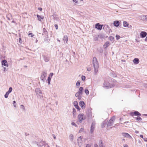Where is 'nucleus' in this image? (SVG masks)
Listing matches in <instances>:
<instances>
[{"label": "nucleus", "instance_id": "nucleus-1", "mask_svg": "<svg viewBox=\"0 0 147 147\" xmlns=\"http://www.w3.org/2000/svg\"><path fill=\"white\" fill-rule=\"evenodd\" d=\"M92 63L94 69V74L96 75L98 72L99 67V64L96 57H94L93 58Z\"/></svg>", "mask_w": 147, "mask_h": 147}, {"label": "nucleus", "instance_id": "nucleus-2", "mask_svg": "<svg viewBox=\"0 0 147 147\" xmlns=\"http://www.w3.org/2000/svg\"><path fill=\"white\" fill-rule=\"evenodd\" d=\"M35 92L38 98L42 99L43 98V95L41 91L39 88H36L35 90Z\"/></svg>", "mask_w": 147, "mask_h": 147}, {"label": "nucleus", "instance_id": "nucleus-3", "mask_svg": "<svg viewBox=\"0 0 147 147\" xmlns=\"http://www.w3.org/2000/svg\"><path fill=\"white\" fill-rule=\"evenodd\" d=\"M47 75V74L46 71H44L42 73L40 79L43 82H45L46 80Z\"/></svg>", "mask_w": 147, "mask_h": 147}, {"label": "nucleus", "instance_id": "nucleus-4", "mask_svg": "<svg viewBox=\"0 0 147 147\" xmlns=\"http://www.w3.org/2000/svg\"><path fill=\"white\" fill-rule=\"evenodd\" d=\"M115 119V116H113L109 120L107 124V127H109L112 125L114 123Z\"/></svg>", "mask_w": 147, "mask_h": 147}, {"label": "nucleus", "instance_id": "nucleus-5", "mask_svg": "<svg viewBox=\"0 0 147 147\" xmlns=\"http://www.w3.org/2000/svg\"><path fill=\"white\" fill-rule=\"evenodd\" d=\"M85 119L84 115L83 114H80L78 116V119L80 123Z\"/></svg>", "mask_w": 147, "mask_h": 147}, {"label": "nucleus", "instance_id": "nucleus-6", "mask_svg": "<svg viewBox=\"0 0 147 147\" xmlns=\"http://www.w3.org/2000/svg\"><path fill=\"white\" fill-rule=\"evenodd\" d=\"M82 136H80L78 138L77 140L78 145L79 147H81L82 145Z\"/></svg>", "mask_w": 147, "mask_h": 147}, {"label": "nucleus", "instance_id": "nucleus-7", "mask_svg": "<svg viewBox=\"0 0 147 147\" xmlns=\"http://www.w3.org/2000/svg\"><path fill=\"white\" fill-rule=\"evenodd\" d=\"M104 87L108 89L112 87V85L108 82H105L103 84Z\"/></svg>", "mask_w": 147, "mask_h": 147}, {"label": "nucleus", "instance_id": "nucleus-8", "mask_svg": "<svg viewBox=\"0 0 147 147\" xmlns=\"http://www.w3.org/2000/svg\"><path fill=\"white\" fill-rule=\"evenodd\" d=\"M103 25H101L99 23H97L95 24V28L99 30H101L102 29Z\"/></svg>", "mask_w": 147, "mask_h": 147}, {"label": "nucleus", "instance_id": "nucleus-9", "mask_svg": "<svg viewBox=\"0 0 147 147\" xmlns=\"http://www.w3.org/2000/svg\"><path fill=\"white\" fill-rule=\"evenodd\" d=\"M130 115L132 116L134 115L138 116H140L141 115V114L138 111H135L134 112L131 113Z\"/></svg>", "mask_w": 147, "mask_h": 147}, {"label": "nucleus", "instance_id": "nucleus-10", "mask_svg": "<svg viewBox=\"0 0 147 147\" xmlns=\"http://www.w3.org/2000/svg\"><path fill=\"white\" fill-rule=\"evenodd\" d=\"M95 123L94 122H93L92 124L91 128H90V133L92 134L93 133V131L95 129Z\"/></svg>", "mask_w": 147, "mask_h": 147}, {"label": "nucleus", "instance_id": "nucleus-11", "mask_svg": "<svg viewBox=\"0 0 147 147\" xmlns=\"http://www.w3.org/2000/svg\"><path fill=\"white\" fill-rule=\"evenodd\" d=\"M140 35L141 38H144L147 35V33L145 31H142L140 33Z\"/></svg>", "mask_w": 147, "mask_h": 147}, {"label": "nucleus", "instance_id": "nucleus-12", "mask_svg": "<svg viewBox=\"0 0 147 147\" xmlns=\"http://www.w3.org/2000/svg\"><path fill=\"white\" fill-rule=\"evenodd\" d=\"M42 56L43 59L45 62H47L49 61L50 59V58L48 55H43Z\"/></svg>", "mask_w": 147, "mask_h": 147}, {"label": "nucleus", "instance_id": "nucleus-13", "mask_svg": "<svg viewBox=\"0 0 147 147\" xmlns=\"http://www.w3.org/2000/svg\"><path fill=\"white\" fill-rule=\"evenodd\" d=\"M85 104L83 101H81L79 102V105L82 109H84L85 108Z\"/></svg>", "mask_w": 147, "mask_h": 147}, {"label": "nucleus", "instance_id": "nucleus-14", "mask_svg": "<svg viewBox=\"0 0 147 147\" xmlns=\"http://www.w3.org/2000/svg\"><path fill=\"white\" fill-rule=\"evenodd\" d=\"M122 135L125 137H127L129 139H131L132 137L128 134L126 133H123L122 134Z\"/></svg>", "mask_w": 147, "mask_h": 147}, {"label": "nucleus", "instance_id": "nucleus-15", "mask_svg": "<svg viewBox=\"0 0 147 147\" xmlns=\"http://www.w3.org/2000/svg\"><path fill=\"white\" fill-rule=\"evenodd\" d=\"M1 64L2 65L8 67V64L7 61L5 60H3L2 61Z\"/></svg>", "mask_w": 147, "mask_h": 147}, {"label": "nucleus", "instance_id": "nucleus-16", "mask_svg": "<svg viewBox=\"0 0 147 147\" xmlns=\"http://www.w3.org/2000/svg\"><path fill=\"white\" fill-rule=\"evenodd\" d=\"M120 24V22L119 21L115 20L114 22L113 25L117 27L119 26Z\"/></svg>", "mask_w": 147, "mask_h": 147}, {"label": "nucleus", "instance_id": "nucleus-17", "mask_svg": "<svg viewBox=\"0 0 147 147\" xmlns=\"http://www.w3.org/2000/svg\"><path fill=\"white\" fill-rule=\"evenodd\" d=\"M42 35L44 36L45 37L47 36H48L47 31L45 28H44L43 29Z\"/></svg>", "mask_w": 147, "mask_h": 147}, {"label": "nucleus", "instance_id": "nucleus-18", "mask_svg": "<svg viewBox=\"0 0 147 147\" xmlns=\"http://www.w3.org/2000/svg\"><path fill=\"white\" fill-rule=\"evenodd\" d=\"M101 35H95L94 36V41H96L98 40V37L101 38Z\"/></svg>", "mask_w": 147, "mask_h": 147}, {"label": "nucleus", "instance_id": "nucleus-19", "mask_svg": "<svg viewBox=\"0 0 147 147\" xmlns=\"http://www.w3.org/2000/svg\"><path fill=\"white\" fill-rule=\"evenodd\" d=\"M104 30H105V29H106L105 30L107 32H110L109 31L110 30H111L109 29V27L108 25H105L104 26Z\"/></svg>", "mask_w": 147, "mask_h": 147}, {"label": "nucleus", "instance_id": "nucleus-20", "mask_svg": "<svg viewBox=\"0 0 147 147\" xmlns=\"http://www.w3.org/2000/svg\"><path fill=\"white\" fill-rule=\"evenodd\" d=\"M68 40V38L66 35H65L63 37V40L64 41V43H66Z\"/></svg>", "mask_w": 147, "mask_h": 147}, {"label": "nucleus", "instance_id": "nucleus-21", "mask_svg": "<svg viewBox=\"0 0 147 147\" xmlns=\"http://www.w3.org/2000/svg\"><path fill=\"white\" fill-rule=\"evenodd\" d=\"M83 88L82 87H81L79 88V89L78 92L80 94L82 95L83 94Z\"/></svg>", "mask_w": 147, "mask_h": 147}, {"label": "nucleus", "instance_id": "nucleus-22", "mask_svg": "<svg viewBox=\"0 0 147 147\" xmlns=\"http://www.w3.org/2000/svg\"><path fill=\"white\" fill-rule=\"evenodd\" d=\"M139 60L137 58H135L133 60V62L134 63L137 64L139 63Z\"/></svg>", "mask_w": 147, "mask_h": 147}, {"label": "nucleus", "instance_id": "nucleus-23", "mask_svg": "<svg viewBox=\"0 0 147 147\" xmlns=\"http://www.w3.org/2000/svg\"><path fill=\"white\" fill-rule=\"evenodd\" d=\"M129 24L126 21L123 22V26L124 27H128Z\"/></svg>", "mask_w": 147, "mask_h": 147}, {"label": "nucleus", "instance_id": "nucleus-24", "mask_svg": "<svg viewBox=\"0 0 147 147\" xmlns=\"http://www.w3.org/2000/svg\"><path fill=\"white\" fill-rule=\"evenodd\" d=\"M69 138L71 142H72L74 139V136L73 134H71L69 136Z\"/></svg>", "mask_w": 147, "mask_h": 147}, {"label": "nucleus", "instance_id": "nucleus-25", "mask_svg": "<svg viewBox=\"0 0 147 147\" xmlns=\"http://www.w3.org/2000/svg\"><path fill=\"white\" fill-rule=\"evenodd\" d=\"M76 111L75 109L74 108L73 109V115L74 117H75L76 116Z\"/></svg>", "mask_w": 147, "mask_h": 147}, {"label": "nucleus", "instance_id": "nucleus-26", "mask_svg": "<svg viewBox=\"0 0 147 147\" xmlns=\"http://www.w3.org/2000/svg\"><path fill=\"white\" fill-rule=\"evenodd\" d=\"M99 146L100 147H104L102 144V142L101 140L99 141Z\"/></svg>", "mask_w": 147, "mask_h": 147}, {"label": "nucleus", "instance_id": "nucleus-27", "mask_svg": "<svg viewBox=\"0 0 147 147\" xmlns=\"http://www.w3.org/2000/svg\"><path fill=\"white\" fill-rule=\"evenodd\" d=\"M37 17L38 18V20L39 21H41V19H42L43 18L42 17L40 16L37 15Z\"/></svg>", "mask_w": 147, "mask_h": 147}, {"label": "nucleus", "instance_id": "nucleus-28", "mask_svg": "<svg viewBox=\"0 0 147 147\" xmlns=\"http://www.w3.org/2000/svg\"><path fill=\"white\" fill-rule=\"evenodd\" d=\"M51 77H48V79H47V81H48V84L49 85L50 84V82L51 80Z\"/></svg>", "mask_w": 147, "mask_h": 147}, {"label": "nucleus", "instance_id": "nucleus-29", "mask_svg": "<svg viewBox=\"0 0 147 147\" xmlns=\"http://www.w3.org/2000/svg\"><path fill=\"white\" fill-rule=\"evenodd\" d=\"M141 18L143 20H145L147 21V15L143 16Z\"/></svg>", "mask_w": 147, "mask_h": 147}, {"label": "nucleus", "instance_id": "nucleus-30", "mask_svg": "<svg viewBox=\"0 0 147 147\" xmlns=\"http://www.w3.org/2000/svg\"><path fill=\"white\" fill-rule=\"evenodd\" d=\"M84 92L87 95L88 94H89V91L86 88L85 89Z\"/></svg>", "mask_w": 147, "mask_h": 147}, {"label": "nucleus", "instance_id": "nucleus-31", "mask_svg": "<svg viewBox=\"0 0 147 147\" xmlns=\"http://www.w3.org/2000/svg\"><path fill=\"white\" fill-rule=\"evenodd\" d=\"M81 79L83 81H84L86 79V77L84 76H82L81 77Z\"/></svg>", "mask_w": 147, "mask_h": 147}, {"label": "nucleus", "instance_id": "nucleus-32", "mask_svg": "<svg viewBox=\"0 0 147 147\" xmlns=\"http://www.w3.org/2000/svg\"><path fill=\"white\" fill-rule=\"evenodd\" d=\"M80 85V82L79 81H78L76 83V85L77 86H79Z\"/></svg>", "mask_w": 147, "mask_h": 147}, {"label": "nucleus", "instance_id": "nucleus-33", "mask_svg": "<svg viewBox=\"0 0 147 147\" xmlns=\"http://www.w3.org/2000/svg\"><path fill=\"white\" fill-rule=\"evenodd\" d=\"M136 120L138 121H141L142 119L140 117H138L136 119Z\"/></svg>", "mask_w": 147, "mask_h": 147}, {"label": "nucleus", "instance_id": "nucleus-34", "mask_svg": "<svg viewBox=\"0 0 147 147\" xmlns=\"http://www.w3.org/2000/svg\"><path fill=\"white\" fill-rule=\"evenodd\" d=\"M50 40L49 39H48V38H45L44 39V41L45 42H49V41Z\"/></svg>", "mask_w": 147, "mask_h": 147}, {"label": "nucleus", "instance_id": "nucleus-35", "mask_svg": "<svg viewBox=\"0 0 147 147\" xmlns=\"http://www.w3.org/2000/svg\"><path fill=\"white\" fill-rule=\"evenodd\" d=\"M75 107V106H76V105H78V103L76 101H75L73 103Z\"/></svg>", "mask_w": 147, "mask_h": 147}, {"label": "nucleus", "instance_id": "nucleus-36", "mask_svg": "<svg viewBox=\"0 0 147 147\" xmlns=\"http://www.w3.org/2000/svg\"><path fill=\"white\" fill-rule=\"evenodd\" d=\"M12 90V87H9L8 90V92L10 93Z\"/></svg>", "mask_w": 147, "mask_h": 147}, {"label": "nucleus", "instance_id": "nucleus-37", "mask_svg": "<svg viewBox=\"0 0 147 147\" xmlns=\"http://www.w3.org/2000/svg\"><path fill=\"white\" fill-rule=\"evenodd\" d=\"M28 35L29 36L32 37H33V36H34V35L32 33H29Z\"/></svg>", "mask_w": 147, "mask_h": 147}, {"label": "nucleus", "instance_id": "nucleus-38", "mask_svg": "<svg viewBox=\"0 0 147 147\" xmlns=\"http://www.w3.org/2000/svg\"><path fill=\"white\" fill-rule=\"evenodd\" d=\"M115 37L116 39L117 40L119 39L120 38V36L118 35H116L115 36Z\"/></svg>", "mask_w": 147, "mask_h": 147}, {"label": "nucleus", "instance_id": "nucleus-39", "mask_svg": "<svg viewBox=\"0 0 147 147\" xmlns=\"http://www.w3.org/2000/svg\"><path fill=\"white\" fill-rule=\"evenodd\" d=\"M81 95L78 92L77 93H76L75 95V96L76 97H78V96L79 95Z\"/></svg>", "mask_w": 147, "mask_h": 147}, {"label": "nucleus", "instance_id": "nucleus-40", "mask_svg": "<svg viewBox=\"0 0 147 147\" xmlns=\"http://www.w3.org/2000/svg\"><path fill=\"white\" fill-rule=\"evenodd\" d=\"M75 107L79 111H80V107H79L78 105H76V106H75Z\"/></svg>", "mask_w": 147, "mask_h": 147}, {"label": "nucleus", "instance_id": "nucleus-41", "mask_svg": "<svg viewBox=\"0 0 147 147\" xmlns=\"http://www.w3.org/2000/svg\"><path fill=\"white\" fill-rule=\"evenodd\" d=\"M109 45V43L107 42H106L105 43L104 46H106L105 47H107Z\"/></svg>", "mask_w": 147, "mask_h": 147}, {"label": "nucleus", "instance_id": "nucleus-42", "mask_svg": "<svg viewBox=\"0 0 147 147\" xmlns=\"http://www.w3.org/2000/svg\"><path fill=\"white\" fill-rule=\"evenodd\" d=\"M109 39L111 40H113L114 39V37L112 36H110L109 37Z\"/></svg>", "mask_w": 147, "mask_h": 147}, {"label": "nucleus", "instance_id": "nucleus-43", "mask_svg": "<svg viewBox=\"0 0 147 147\" xmlns=\"http://www.w3.org/2000/svg\"><path fill=\"white\" fill-rule=\"evenodd\" d=\"M72 125L75 126L76 127H77V125L74 122H72L71 123Z\"/></svg>", "mask_w": 147, "mask_h": 147}, {"label": "nucleus", "instance_id": "nucleus-44", "mask_svg": "<svg viewBox=\"0 0 147 147\" xmlns=\"http://www.w3.org/2000/svg\"><path fill=\"white\" fill-rule=\"evenodd\" d=\"M54 18L55 20H56L57 21H59V18L58 17H54Z\"/></svg>", "mask_w": 147, "mask_h": 147}, {"label": "nucleus", "instance_id": "nucleus-45", "mask_svg": "<svg viewBox=\"0 0 147 147\" xmlns=\"http://www.w3.org/2000/svg\"><path fill=\"white\" fill-rule=\"evenodd\" d=\"M53 73H51L50 74L49 76L48 77H51V78L52 76H53Z\"/></svg>", "mask_w": 147, "mask_h": 147}, {"label": "nucleus", "instance_id": "nucleus-46", "mask_svg": "<svg viewBox=\"0 0 147 147\" xmlns=\"http://www.w3.org/2000/svg\"><path fill=\"white\" fill-rule=\"evenodd\" d=\"M82 98V96L81 95H79L78 96V99L79 100H81Z\"/></svg>", "mask_w": 147, "mask_h": 147}, {"label": "nucleus", "instance_id": "nucleus-47", "mask_svg": "<svg viewBox=\"0 0 147 147\" xmlns=\"http://www.w3.org/2000/svg\"><path fill=\"white\" fill-rule=\"evenodd\" d=\"M21 107L22 108H23V109L24 110H25V107H24V106L23 105H21Z\"/></svg>", "mask_w": 147, "mask_h": 147}, {"label": "nucleus", "instance_id": "nucleus-48", "mask_svg": "<svg viewBox=\"0 0 147 147\" xmlns=\"http://www.w3.org/2000/svg\"><path fill=\"white\" fill-rule=\"evenodd\" d=\"M84 130V129L83 128H81L80 129V130L79 131V133H80L81 132L83 131V130Z\"/></svg>", "mask_w": 147, "mask_h": 147}, {"label": "nucleus", "instance_id": "nucleus-49", "mask_svg": "<svg viewBox=\"0 0 147 147\" xmlns=\"http://www.w3.org/2000/svg\"><path fill=\"white\" fill-rule=\"evenodd\" d=\"M54 26H55V27L56 28V30H57L58 29V25L57 24H55Z\"/></svg>", "mask_w": 147, "mask_h": 147}, {"label": "nucleus", "instance_id": "nucleus-50", "mask_svg": "<svg viewBox=\"0 0 147 147\" xmlns=\"http://www.w3.org/2000/svg\"><path fill=\"white\" fill-rule=\"evenodd\" d=\"M13 104L14 105V107H16V105H15V104L16 103V102L15 101H13Z\"/></svg>", "mask_w": 147, "mask_h": 147}, {"label": "nucleus", "instance_id": "nucleus-51", "mask_svg": "<svg viewBox=\"0 0 147 147\" xmlns=\"http://www.w3.org/2000/svg\"><path fill=\"white\" fill-rule=\"evenodd\" d=\"M86 147H91V145L89 144H87L86 146Z\"/></svg>", "mask_w": 147, "mask_h": 147}, {"label": "nucleus", "instance_id": "nucleus-52", "mask_svg": "<svg viewBox=\"0 0 147 147\" xmlns=\"http://www.w3.org/2000/svg\"><path fill=\"white\" fill-rule=\"evenodd\" d=\"M87 70L88 71H90L91 70V68L90 67H88L87 69Z\"/></svg>", "mask_w": 147, "mask_h": 147}, {"label": "nucleus", "instance_id": "nucleus-53", "mask_svg": "<svg viewBox=\"0 0 147 147\" xmlns=\"http://www.w3.org/2000/svg\"><path fill=\"white\" fill-rule=\"evenodd\" d=\"M8 95L7 94H5L4 95V97L5 98H7L8 97Z\"/></svg>", "mask_w": 147, "mask_h": 147}, {"label": "nucleus", "instance_id": "nucleus-54", "mask_svg": "<svg viewBox=\"0 0 147 147\" xmlns=\"http://www.w3.org/2000/svg\"><path fill=\"white\" fill-rule=\"evenodd\" d=\"M73 1L74 2H75L76 3H77L78 2V1H77V0H73Z\"/></svg>", "mask_w": 147, "mask_h": 147}, {"label": "nucleus", "instance_id": "nucleus-55", "mask_svg": "<svg viewBox=\"0 0 147 147\" xmlns=\"http://www.w3.org/2000/svg\"><path fill=\"white\" fill-rule=\"evenodd\" d=\"M143 139H144V140L145 141L147 142V138H143Z\"/></svg>", "mask_w": 147, "mask_h": 147}, {"label": "nucleus", "instance_id": "nucleus-56", "mask_svg": "<svg viewBox=\"0 0 147 147\" xmlns=\"http://www.w3.org/2000/svg\"><path fill=\"white\" fill-rule=\"evenodd\" d=\"M123 147H128V146L126 144H124L123 145Z\"/></svg>", "mask_w": 147, "mask_h": 147}, {"label": "nucleus", "instance_id": "nucleus-57", "mask_svg": "<svg viewBox=\"0 0 147 147\" xmlns=\"http://www.w3.org/2000/svg\"><path fill=\"white\" fill-rule=\"evenodd\" d=\"M38 9L39 10H40V11H42V8H41V7H39V8H38Z\"/></svg>", "mask_w": 147, "mask_h": 147}, {"label": "nucleus", "instance_id": "nucleus-58", "mask_svg": "<svg viewBox=\"0 0 147 147\" xmlns=\"http://www.w3.org/2000/svg\"><path fill=\"white\" fill-rule=\"evenodd\" d=\"M94 147H98V145L97 144H95L94 146Z\"/></svg>", "mask_w": 147, "mask_h": 147}, {"label": "nucleus", "instance_id": "nucleus-59", "mask_svg": "<svg viewBox=\"0 0 147 147\" xmlns=\"http://www.w3.org/2000/svg\"><path fill=\"white\" fill-rule=\"evenodd\" d=\"M135 132L136 134H138V133H139V131L137 130H136L135 131Z\"/></svg>", "mask_w": 147, "mask_h": 147}, {"label": "nucleus", "instance_id": "nucleus-60", "mask_svg": "<svg viewBox=\"0 0 147 147\" xmlns=\"http://www.w3.org/2000/svg\"><path fill=\"white\" fill-rule=\"evenodd\" d=\"M53 138L54 139H56V136H55V135L53 134Z\"/></svg>", "mask_w": 147, "mask_h": 147}, {"label": "nucleus", "instance_id": "nucleus-61", "mask_svg": "<svg viewBox=\"0 0 147 147\" xmlns=\"http://www.w3.org/2000/svg\"><path fill=\"white\" fill-rule=\"evenodd\" d=\"M140 137L142 138H143V136L142 135H140Z\"/></svg>", "mask_w": 147, "mask_h": 147}, {"label": "nucleus", "instance_id": "nucleus-62", "mask_svg": "<svg viewBox=\"0 0 147 147\" xmlns=\"http://www.w3.org/2000/svg\"><path fill=\"white\" fill-rule=\"evenodd\" d=\"M10 93L9 92H8V91H7L6 93V94H7L8 95H9V94Z\"/></svg>", "mask_w": 147, "mask_h": 147}, {"label": "nucleus", "instance_id": "nucleus-63", "mask_svg": "<svg viewBox=\"0 0 147 147\" xmlns=\"http://www.w3.org/2000/svg\"><path fill=\"white\" fill-rule=\"evenodd\" d=\"M144 86L147 88V84H146L144 85Z\"/></svg>", "mask_w": 147, "mask_h": 147}, {"label": "nucleus", "instance_id": "nucleus-64", "mask_svg": "<svg viewBox=\"0 0 147 147\" xmlns=\"http://www.w3.org/2000/svg\"><path fill=\"white\" fill-rule=\"evenodd\" d=\"M145 40L146 41H147V36H146V38H145Z\"/></svg>", "mask_w": 147, "mask_h": 147}]
</instances>
